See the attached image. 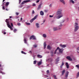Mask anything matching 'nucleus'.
<instances>
[{"mask_svg":"<svg viewBox=\"0 0 79 79\" xmlns=\"http://www.w3.org/2000/svg\"><path fill=\"white\" fill-rule=\"evenodd\" d=\"M58 50L59 52L60 53H62L63 52V50H64V49L63 48H59V47H57L54 52V54L56 53V52L58 51Z\"/></svg>","mask_w":79,"mask_h":79,"instance_id":"f257e3e1","label":"nucleus"},{"mask_svg":"<svg viewBox=\"0 0 79 79\" xmlns=\"http://www.w3.org/2000/svg\"><path fill=\"white\" fill-rule=\"evenodd\" d=\"M37 16H38V15H36L34 17V18L31 19L30 21V23H32V22H33V21H34L36 18H37Z\"/></svg>","mask_w":79,"mask_h":79,"instance_id":"f03ea898","label":"nucleus"},{"mask_svg":"<svg viewBox=\"0 0 79 79\" xmlns=\"http://www.w3.org/2000/svg\"><path fill=\"white\" fill-rule=\"evenodd\" d=\"M31 39H32L33 40H35V39H36V38H35V36L34 35H32L30 37V40H31Z\"/></svg>","mask_w":79,"mask_h":79,"instance_id":"7ed1b4c3","label":"nucleus"},{"mask_svg":"<svg viewBox=\"0 0 79 79\" xmlns=\"http://www.w3.org/2000/svg\"><path fill=\"white\" fill-rule=\"evenodd\" d=\"M56 15H61V10H58V11L56 13Z\"/></svg>","mask_w":79,"mask_h":79,"instance_id":"20e7f679","label":"nucleus"},{"mask_svg":"<svg viewBox=\"0 0 79 79\" xmlns=\"http://www.w3.org/2000/svg\"><path fill=\"white\" fill-rule=\"evenodd\" d=\"M31 2V1L29 0H27L24 1L23 2L21 3L22 5H23L24 4V3H27V2Z\"/></svg>","mask_w":79,"mask_h":79,"instance_id":"39448f33","label":"nucleus"},{"mask_svg":"<svg viewBox=\"0 0 79 79\" xmlns=\"http://www.w3.org/2000/svg\"><path fill=\"white\" fill-rule=\"evenodd\" d=\"M66 59L68 60L69 61H73V59L71 58V57L70 56H67L66 57Z\"/></svg>","mask_w":79,"mask_h":79,"instance_id":"423d86ee","label":"nucleus"},{"mask_svg":"<svg viewBox=\"0 0 79 79\" xmlns=\"http://www.w3.org/2000/svg\"><path fill=\"white\" fill-rule=\"evenodd\" d=\"M78 29L79 26H75V29H74V32L77 31Z\"/></svg>","mask_w":79,"mask_h":79,"instance_id":"0eeeda50","label":"nucleus"},{"mask_svg":"<svg viewBox=\"0 0 79 79\" xmlns=\"http://www.w3.org/2000/svg\"><path fill=\"white\" fill-rule=\"evenodd\" d=\"M3 68H4V66L2 65V64H0V69L1 70H3Z\"/></svg>","mask_w":79,"mask_h":79,"instance_id":"6e6552de","label":"nucleus"},{"mask_svg":"<svg viewBox=\"0 0 79 79\" xmlns=\"http://www.w3.org/2000/svg\"><path fill=\"white\" fill-rule=\"evenodd\" d=\"M60 46L62 47V48H65L66 47V46L65 44H60Z\"/></svg>","mask_w":79,"mask_h":79,"instance_id":"1a4fd4ad","label":"nucleus"},{"mask_svg":"<svg viewBox=\"0 0 79 79\" xmlns=\"http://www.w3.org/2000/svg\"><path fill=\"white\" fill-rule=\"evenodd\" d=\"M68 74H69V72H67L66 73L65 76V77L66 78H68Z\"/></svg>","mask_w":79,"mask_h":79,"instance_id":"9d476101","label":"nucleus"},{"mask_svg":"<svg viewBox=\"0 0 79 79\" xmlns=\"http://www.w3.org/2000/svg\"><path fill=\"white\" fill-rule=\"evenodd\" d=\"M41 4H40L38 6V7L37 8V10H39L40 9V8H41Z\"/></svg>","mask_w":79,"mask_h":79,"instance_id":"9b49d317","label":"nucleus"},{"mask_svg":"<svg viewBox=\"0 0 79 79\" xmlns=\"http://www.w3.org/2000/svg\"><path fill=\"white\" fill-rule=\"evenodd\" d=\"M6 23L7 24H10V22L9 21V19H6Z\"/></svg>","mask_w":79,"mask_h":79,"instance_id":"f8f14e48","label":"nucleus"},{"mask_svg":"<svg viewBox=\"0 0 79 79\" xmlns=\"http://www.w3.org/2000/svg\"><path fill=\"white\" fill-rule=\"evenodd\" d=\"M9 4H10V2H7L6 3L5 6L6 8H7V7L8 6V5H9Z\"/></svg>","mask_w":79,"mask_h":79,"instance_id":"ddd939ff","label":"nucleus"},{"mask_svg":"<svg viewBox=\"0 0 79 79\" xmlns=\"http://www.w3.org/2000/svg\"><path fill=\"white\" fill-rule=\"evenodd\" d=\"M62 17H63L62 15H59L56 18V19H60V18H61Z\"/></svg>","mask_w":79,"mask_h":79,"instance_id":"4468645a","label":"nucleus"},{"mask_svg":"<svg viewBox=\"0 0 79 79\" xmlns=\"http://www.w3.org/2000/svg\"><path fill=\"white\" fill-rule=\"evenodd\" d=\"M66 66L67 69H69V64L68 62H66L65 64Z\"/></svg>","mask_w":79,"mask_h":79,"instance_id":"2eb2a0df","label":"nucleus"},{"mask_svg":"<svg viewBox=\"0 0 79 79\" xmlns=\"http://www.w3.org/2000/svg\"><path fill=\"white\" fill-rule=\"evenodd\" d=\"M40 15L41 16H44V12H43V11H40Z\"/></svg>","mask_w":79,"mask_h":79,"instance_id":"dca6fc26","label":"nucleus"},{"mask_svg":"<svg viewBox=\"0 0 79 79\" xmlns=\"http://www.w3.org/2000/svg\"><path fill=\"white\" fill-rule=\"evenodd\" d=\"M54 31H58V28H57V27H54L53 28Z\"/></svg>","mask_w":79,"mask_h":79,"instance_id":"f3484780","label":"nucleus"},{"mask_svg":"<svg viewBox=\"0 0 79 79\" xmlns=\"http://www.w3.org/2000/svg\"><path fill=\"white\" fill-rule=\"evenodd\" d=\"M65 70H63L62 71V75H64V73H65Z\"/></svg>","mask_w":79,"mask_h":79,"instance_id":"a211bd4d","label":"nucleus"},{"mask_svg":"<svg viewBox=\"0 0 79 79\" xmlns=\"http://www.w3.org/2000/svg\"><path fill=\"white\" fill-rule=\"evenodd\" d=\"M38 66H40L42 64V62L41 61H39V62L37 63Z\"/></svg>","mask_w":79,"mask_h":79,"instance_id":"6ab92c4d","label":"nucleus"},{"mask_svg":"<svg viewBox=\"0 0 79 79\" xmlns=\"http://www.w3.org/2000/svg\"><path fill=\"white\" fill-rule=\"evenodd\" d=\"M60 2H62V3H63L64 5L65 4V3L64 2V0H60Z\"/></svg>","mask_w":79,"mask_h":79,"instance_id":"aec40b11","label":"nucleus"},{"mask_svg":"<svg viewBox=\"0 0 79 79\" xmlns=\"http://www.w3.org/2000/svg\"><path fill=\"white\" fill-rule=\"evenodd\" d=\"M47 48L48 49H49V50H51L52 49V48L51 47H50V46L49 45H48L47 46Z\"/></svg>","mask_w":79,"mask_h":79,"instance_id":"412c9836","label":"nucleus"},{"mask_svg":"<svg viewBox=\"0 0 79 79\" xmlns=\"http://www.w3.org/2000/svg\"><path fill=\"white\" fill-rule=\"evenodd\" d=\"M46 46H47V44L45 42L44 43V48L45 49L46 48Z\"/></svg>","mask_w":79,"mask_h":79,"instance_id":"4be33fe9","label":"nucleus"},{"mask_svg":"<svg viewBox=\"0 0 79 79\" xmlns=\"http://www.w3.org/2000/svg\"><path fill=\"white\" fill-rule=\"evenodd\" d=\"M24 41L25 44H27V39H26V38H25Z\"/></svg>","mask_w":79,"mask_h":79,"instance_id":"5701e85b","label":"nucleus"},{"mask_svg":"<svg viewBox=\"0 0 79 79\" xmlns=\"http://www.w3.org/2000/svg\"><path fill=\"white\" fill-rule=\"evenodd\" d=\"M35 25L37 28H39V23H36Z\"/></svg>","mask_w":79,"mask_h":79,"instance_id":"b1692460","label":"nucleus"},{"mask_svg":"<svg viewBox=\"0 0 79 79\" xmlns=\"http://www.w3.org/2000/svg\"><path fill=\"white\" fill-rule=\"evenodd\" d=\"M37 56H38V58H42V56H41L40 55H37Z\"/></svg>","mask_w":79,"mask_h":79,"instance_id":"393cba45","label":"nucleus"},{"mask_svg":"<svg viewBox=\"0 0 79 79\" xmlns=\"http://www.w3.org/2000/svg\"><path fill=\"white\" fill-rule=\"evenodd\" d=\"M63 65H64V63L63 62H62V64L60 65V68H62Z\"/></svg>","mask_w":79,"mask_h":79,"instance_id":"a878e982","label":"nucleus"},{"mask_svg":"<svg viewBox=\"0 0 79 79\" xmlns=\"http://www.w3.org/2000/svg\"><path fill=\"white\" fill-rule=\"evenodd\" d=\"M78 26V23H77V22H76L75 23V25H74V26Z\"/></svg>","mask_w":79,"mask_h":79,"instance_id":"bb28decb","label":"nucleus"},{"mask_svg":"<svg viewBox=\"0 0 79 79\" xmlns=\"http://www.w3.org/2000/svg\"><path fill=\"white\" fill-rule=\"evenodd\" d=\"M5 8L7 7H6L5 6H4V5H3L2 6V10H5Z\"/></svg>","mask_w":79,"mask_h":79,"instance_id":"cd10ccee","label":"nucleus"},{"mask_svg":"<svg viewBox=\"0 0 79 79\" xmlns=\"http://www.w3.org/2000/svg\"><path fill=\"white\" fill-rule=\"evenodd\" d=\"M21 53H22V54H24V55H26V53L24 52V51H22L21 52Z\"/></svg>","mask_w":79,"mask_h":79,"instance_id":"c85d7f7f","label":"nucleus"},{"mask_svg":"<svg viewBox=\"0 0 79 79\" xmlns=\"http://www.w3.org/2000/svg\"><path fill=\"white\" fill-rule=\"evenodd\" d=\"M43 35L44 37V38H46V37H47V35H45V34H43Z\"/></svg>","mask_w":79,"mask_h":79,"instance_id":"c756f323","label":"nucleus"},{"mask_svg":"<svg viewBox=\"0 0 79 79\" xmlns=\"http://www.w3.org/2000/svg\"><path fill=\"white\" fill-rule=\"evenodd\" d=\"M25 24H26V25H31V23L27 22H25Z\"/></svg>","mask_w":79,"mask_h":79,"instance_id":"7c9ffc66","label":"nucleus"},{"mask_svg":"<svg viewBox=\"0 0 79 79\" xmlns=\"http://www.w3.org/2000/svg\"><path fill=\"white\" fill-rule=\"evenodd\" d=\"M53 76L54 78L55 79H57V78H56V75H53Z\"/></svg>","mask_w":79,"mask_h":79,"instance_id":"2f4dec72","label":"nucleus"},{"mask_svg":"<svg viewBox=\"0 0 79 79\" xmlns=\"http://www.w3.org/2000/svg\"><path fill=\"white\" fill-rule=\"evenodd\" d=\"M49 70H47L46 71V73L47 74V75H48V74H49Z\"/></svg>","mask_w":79,"mask_h":79,"instance_id":"473e14b6","label":"nucleus"},{"mask_svg":"<svg viewBox=\"0 0 79 79\" xmlns=\"http://www.w3.org/2000/svg\"><path fill=\"white\" fill-rule=\"evenodd\" d=\"M7 26H8V27H9V28H10V27H11V25H10V24H7Z\"/></svg>","mask_w":79,"mask_h":79,"instance_id":"72a5a7b5","label":"nucleus"},{"mask_svg":"<svg viewBox=\"0 0 79 79\" xmlns=\"http://www.w3.org/2000/svg\"><path fill=\"white\" fill-rule=\"evenodd\" d=\"M33 47L35 48H36L37 47V45L36 44L33 45Z\"/></svg>","mask_w":79,"mask_h":79,"instance_id":"f704fd0d","label":"nucleus"},{"mask_svg":"<svg viewBox=\"0 0 79 79\" xmlns=\"http://www.w3.org/2000/svg\"><path fill=\"white\" fill-rule=\"evenodd\" d=\"M70 2H71V3H72L73 4L74 3V2L73 0H70Z\"/></svg>","mask_w":79,"mask_h":79,"instance_id":"c9c22d12","label":"nucleus"},{"mask_svg":"<svg viewBox=\"0 0 79 79\" xmlns=\"http://www.w3.org/2000/svg\"><path fill=\"white\" fill-rule=\"evenodd\" d=\"M36 63H37V61H36V60H35L33 62V64H36Z\"/></svg>","mask_w":79,"mask_h":79,"instance_id":"e433bc0d","label":"nucleus"},{"mask_svg":"<svg viewBox=\"0 0 79 79\" xmlns=\"http://www.w3.org/2000/svg\"><path fill=\"white\" fill-rule=\"evenodd\" d=\"M59 60H60V59L59 57H58L56 59V61H57L58 62L59 61Z\"/></svg>","mask_w":79,"mask_h":79,"instance_id":"4c0bfd02","label":"nucleus"},{"mask_svg":"<svg viewBox=\"0 0 79 79\" xmlns=\"http://www.w3.org/2000/svg\"><path fill=\"white\" fill-rule=\"evenodd\" d=\"M17 31V29H14V32H15H15H16Z\"/></svg>","mask_w":79,"mask_h":79,"instance_id":"58836bf2","label":"nucleus"},{"mask_svg":"<svg viewBox=\"0 0 79 79\" xmlns=\"http://www.w3.org/2000/svg\"><path fill=\"white\" fill-rule=\"evenodd\" d=\"M17 25L19 26H21V23H18L17 24Z\"/></svg>","mask_w":79,"mask_h":79,"instance_id":"ea45409f","label":"nucleus"},{"mask_svg":"<svg viewBox=\"0 0 79 79\" xmlns=\"http://www.w3.org/2000/svg\"><path fill=\"white\" fill-rule=\"evenodd\" d=\"M76 66L79 69V64L76 65Z\"/></svg>","mask_w":79,"mask_h":79,"instance_id":"a19ab883","label":"nucleus"},{"mask_svg":"<svg viewBox=\"0 0 79 79\" xmlns=\"http://www.w3.org/2000/svg\"><path fill=\"white\" fill-rule=\"evenodd\" d=\"M16 15L17 16H18V15H19V13L16 12Z\"/></svg>","mask_w":79,"mask_h":79,"instance_id":"79ce46f5","label":"nucleus"},{"mask_svg":"<svg viewBox=\"0 0 79 79\" xmlns=\"http://www.w3.org/2000/svg\"><path fill=\"white\" fill-rule=\"evenodd\" d=\"M0 73H1V74H3V72H2V71H1V70H0Z\"/></svg>","mask_w":79,"mask_h":79,"instance_id":"37998d69","label":"nucleus"},{"mask_svg":"<svg viewBox=\"0 0 79 79\" xmlns=\"http://www.w3.org/2000/svg\"><path fill=\"white\" fill-rule=\"evenodd\" d=\"M49 17H50V18H52V17H53V15H50L49 16Z\"/></svg>","mask_w":79,"mask_h":79,"instance_id":"c03bdc74","label":"nucleus"},{"mask_svg":"<svg viewBox=\"0 0 79 79\" xmlns=\"http://www.w3.org/2000/svg\"><path fill=\"white\" fill-rule=\"evenodd\" d=\"M40 1V0H37L36 1V3H39V2Z\"/></svg>","mask_w":79,"mask_h":79,"instance_id":"a18cd8bd","label":"nucleus"},{"mask_svg":"<svg viewBox=\"0 0 79 79\" xmlns=\"http://www.w3.org/2000/svg\"><path fill=\"white\" fill-rule=\"evenodd\" d=\"M10 28V30H11V31H12L13 30V28H12V27H11Z\"/></svg>","mask_w":79,"mask_h":79,"instance_id":"49530a36","label":"nucleus"},{"mask_svg":"<svg viewBox=\"0 0 79 79\" xmlns=\"http://www.w3.org/2000/svg\"><path fill=\"white\" fill-rule=\"evenodd\" d=\"M11 26H12V27H13V24L12 23H11Z\"/></svg>","mask_w":79,"mask_h":79,"instance_id":"de8ad7c7","label":"nucleus"},{"mask_svg":"<svg viewBox=\"0 0 79 79\" xmlns=\"http://www.w3.org/2000/svg\"><path fill=\"white\" fill-rule=\"evenodd\" d=\"M15 19H18V18H19V17L16 16V17H15Z\"/></svg>","mask_w":79,"mask_h":79,"instance_id":"09e8293b","label":"nucleus"},{"mask_svg":"<svg viewBox=\"0 0 79 79\" xmlns=\"http://www.w3.org/2000/svg\"><path fill=\"white\" fill-rule=\"evenodd\" d=\"M77 51H79V47L77 48Z\"/></svg>","mask_w":79,"mask_h":79,"instance_id":"8fccbe9b","label":"nucleus"},{"mask_svg":"<svg viewBox=\"0 0 79 79\" xmlns=\"http://www.w3.org/2000/svg\"><path fill=\"white\" fill-rule=\"evenodd\" d=\"M48 10H44V12H45V13H47V12Z\"/></svg>","mask_w":79,"mask_h":79,"instance_id":"3c124183","label":"nucleus"},{"mask_svg":"<svg viewBox=\"0 0 79 79\" xmlns=\"http://www.w3.org/2000/svg\"><path fill=\"white\" fill-rule=\"evenodd\" d=\"M33 6H36V5H35V4H33Z\"/></svg>","mask_w":79,"mask_h":79,"instance_id":"603ef678","label":"nucleus"},{"mask_svg":"<svg viewBox=\"0 0 79 79\" xmlns=\"http://www.w3.org/2000/svg\"><path fill=\"white\" fill-rule=\"evenodd\" d=\"M34 13H35L34 12V10H33L32 11V14H34Z\"/></svg>","mask_w":79,"mask_h":79,"instance_id":"864d4df0","label":"nucleus"},{"mask_svg":"<svg viewBox=\"0 0 79 79\" xmlns=\"http://www.w3.org/2000/svg\"><path fill=\"white\" fill-rule=\"evenodd\" d=\"M4 33H3V34H4V35H5V34H6V32H4Z\"/></svg>","mask_w":79,"mask_h":79,"instance_id":"5fc2aeb1","label":"nucleus"},{"mask_svg":"<svg viewBox=\"0 0 79 79\" xmlns=\"http://www.w3.org/2000/svg\"><path fill=\"white\" fill-rule=\"evenodd\" d=\"M21 0H19V3H21Z\"/></svg>","mask_w":79,"mask_h":79,"instance_id":"6e6d98bb","label":"nucleus"},{"mask_svg":"<svg viewBox=\"0 0 79 79\" xmlns=\"http://www.w3.org/2000/svg\"><path fill=\"white\" fill-rule=\"evenodd\" d=\"M77 76H79V72L77 73Z\"/></svg>","mask_w":79,"mask_h":79,"instance_id":"4d7b16f0","label":"nucleus"},{"mask_svg":"<svg viewBox=\"0 0 79 79\" xmlns=\"http://www.w3.org/2000/svg\"><path fill=\"white\" fill-rule=\"evenodd\" d=\"M50 7H52V4H51L49 5Z\"/></svg>","mask_w":79,"mask_h":79,"instance_id":"13d9d810","label":"nucleus"},{"mask_svg":"<svg viewBox=\"0 0 79 79\" xmlns=\"http://www.w3.org/2000/svg\"><path fill=\"white\" fill-rule=\"evenodd\" d=\"M29 53H31V51H29Z\"/></svg>","mask_w":79,"mask_h":79,"instance_id":"bf43d9fd","label":"nucleus"},{"mask_svg":"<svg viewBox=\"0 0 79 79\" xmlns=\"http://www.w3.org/2000/svg\"><path fill=\"white\" fill-rule=\"evenodd\" d=\"M6 11H8V9H7V8H6L5 9Z\"/></svg>","mask_w":79,"mask_h":79,"instance_id":"052dcab7","label":"nucleus"},{"mask_svg":"<svg viewBox=\"0 0 79 79\" xmlns=\"http://www.w3.org/2000/svg\"><path fill=\"white\" fill-rule=\"evenodd\" d=\"M62 26V24H61V25H60L59 27H61Z\"/></svg>","mask_w":79,"mask_h":79,"instance_id":"680f3d73","label":"nucleus"},{"mask_svg":"<svg viewBox=\"0 0 79 79\" xmlns=\"http://www.w3.org/2000/svg\"><path fill=\"white\" fill-rule=\"evenodd\" d=\"M22 19H23V18H21V19H20V21H22Z\"/></svg>","mask_w":79,"mask_h":79,"instance_id":"e2e57ef3","label":"nucleus"},{"mask_svg":"<svg viewBox=\"0 0 79 79\" xmlns=\"http://www.w3.org/2000/svg\"><path fill=\"white\" fill-rule=\"evenodd\" d=\"M5 0H3L2 2H5Z\"/></svg>","mask_w":79,"mask_h":79,"instance_id":"0e129e2a","label":"nucleus"},{"mask_svg":"<svg viewBox=\"0 0 79 79\" xmlns=\"http://www.w3.org/2000/svg\"><path fill=\"white\" fill-rule=\"evenodd\" d=\"M9 17H10V18H12V16H10Z\"/></svg>","mask_w":79,"mask_h":79,"instance_id":"69168bd1","label":"nucleus"},{"mask_svg":"<svg viewBox=\"0 0 79 79\" xmlns=\"http://www.w3.org/2000/svg\"><path fill=\"white\" fill-rule=\"evenodd\" d=\"M5 3V2H4L2 4V5H4V3Z\"/></svg>","mask_w":79,"mask_h":79,"instance_id":"338daca9","label":"nucleus"},{"mask_svg":"<svg viewBox=\"0 0 79 79\" xmlns=\"http://www.w3.org/2000/svg\"><path fill=\"white\" fill-rule=\"evenodd\" d=\"M59 29H61V28H59Z\"/></svg>","mask_w":79,"mask_h":79,"instance_id":"774afa93","label":"nucleus"}]
</instances>
